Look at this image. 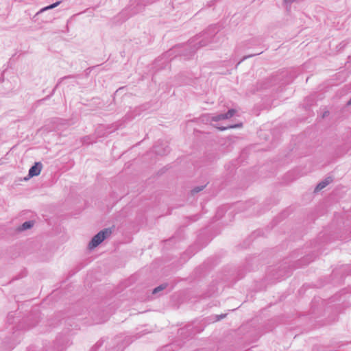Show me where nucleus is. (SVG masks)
I'll list each match as a JSON object with an SVG mask.
<instances>
[{"mask_svg":"<svg viewBox=\"0 0 351 351\" xmlns=\"http://www.w3.org/2000/svg\"><path fill=\"white\" fill-rule=\"evenodd\" d=\"M217 32L215 27H210L206 31L197 35L194 40L189 42V45L193 47L190 53H194L197 49L213 43Z\"/></svg>","mask_w":351,"mask_h":351,"instance_id":"obj_1","label":"nucleus"},{"mask_svg":"<svg viewBox=\"0 0 351 351\" xmlns=\"http://www.w3.org/2000/svg\"><path fill=\"white\" fill-rule=\"evenodd\" d=\"M155 1L156 0H132L126 10L130 12V15H134L143 11L147 5L154 3Z\"/></svg>","mask_w":351,"mask_h":351,"instance_id":"obj_2","label":"nucleus"},{"mask_svg":"<svg viewBox=\"0 0 351 351\" xmlns=\"http://www.w3.org/2000/svg\"><path fill=\"white\" fill-rule=\"evenodd\" d=\"M112 234L111 228H105L95 234L88 243L89 249H94Z\"/></svg>","mask_w":351,"mask_h":351,"instance_id":"obj_3","label":"nucleus"},{"mask_svg":"<svg viewBox=\"0 0 351 351\" xmlns=\"http://www.w3.org/2000/svg\"><path fill=\"white\" fill-rule=\"evenodd\" d=\"M235 113L236 110L234 109H230L226 113H221L215 116H213L211 117V121H219L221 120L228 119L233 117Z\"/></svg>","mask_w":351,"mask_h":351,"instance_id":"obj_4","label":"nucleus"},{"mask_svg":"<svg viewBox=\"0 0 351 351\" xmlns=\"http://www.w3.org/2000/svg\"><path fill=\"white\" fill-rule=\"evenodd\" d=\"M43 165L40 162H36L33 166H32L28 172L29 178L37 176L40 173Z\"/></svg>","mask_w":351,"mask_h":351,"instance_id":"obj_5","label":"nucleus"},{"mask_svg":"<svg viewBox=\"0 0 351 351\" xmlns=\"http://www.w3.org/2000/svg\"><path fill=\"white\" fill-rule=\"evenodd\" d=\"M34 221H33V220L27 221H25L23 223H22V225L19 226L16 228V230L18 232H23V231H25V230L32 228L34 226Z\"/></svg>","mask_w":351,"mask_h":351,"instance_id":"obj_6","label":"nucleus"},{"mask_svg":"<svg viewBox=\"0 0 351 351\" xmlns=\"http://www.w3.org/2000/svg\"><path fill=\"white\" fill-rule=\"evenodd\" d=\"M332 181V178L328 177L324 180L320 182L315 189V191H319L324 188H325L327 185H328Z\"/></svg>","mask_w":351,"mask_h":351,"instance_id":"obj_7","label":"nucleus"},{"mask_svg":"<svg viewBox=\"0 0 351 351\" xmlns=\"http://www.w3.org/2000/svg\"><path fill=\"white\" fill-rule=\"evenodd\" d=\"M60 1H57V2L54 3H52V4L49 5H48V6H46V7L40 9L34 16V19H36L40 14L43 13L45 11H47V10H49L53 9V8H56L58 5H60Z\"/></svg>","mask_w":351,"mask_h":351,"instance_id":"obj_8","label":"nucleus"},{"mask_svg":"<svg viewBox=\"0 0 351 351\" xmlns=\"http://www.w3.org/2000/svg\"><path fill=\"white\" fill-rule=\"evenodd\" d=\"M167 287V283H164V284H162L159 286H158L157 287L154 288L153 289V291H152V293L153 294H156L158 293L159 291H162V290H164L165 289H166V287Z\"/></svg>","mask_w":351,"mask_h":351,"instance_id":"obj_9","label":"nucleus"},{"mask_svg":"<svg viewBox=\"0 0 351 351\" xmlns=\"http://www.w3.org/2000/svg\"><path fill=\"white\" fill-rule=\"evenodd\" d=\"M154 149L156 154L158 155H164L169 152V149L167 146L164 149L163 152H161L158 146L155 147Z\"/></svg>","mask_w":351,"mask_h":351,"instance_id":"obj_10","label":"nucleus"},{"mask_svg":"<svg viewBox=\"0 0 351 351\" xmlns=\"http://www.w3.org/2000/svg\"><path fill=\"white\" fill-rule=\"evenodd\" d=\"M206 187V184L205 185H202V186H196V187H194L192 190H191V193L193 195L194 194H196L200 191H202L204 188Z\"/></svg>","mask_w":351,"mask_h":351,"instance_id":"obj_11","label":"nucleus"},{"mask_svg":"<svg viewBox=\"0 0 351 351\" xmlns=\"http://www.w3.org/2000/svg\"><path fill=\"white\" fill-rule=\"evenodd\" d=\"M72 77H73V75H68V76H64V77H63L60 78V79L59 80L58 83L56 84V87L53 89V90H52V92H51V95H53V93H54V92H55L56 88L58 87V86L60 84V82H61L63 80H64V79H67V78H72Z\"/></svg>","mask_w":351,"mask_h":351,"instance_id":"obj_12","label":"nucleus"},{"mask_svg":"<svg viewBox=\"0 0 351 351\" xmlns=\"http://www.w3.org/2000/svg\"><path fill=\"white\" fill-rule=\"evenodd\" d=\"M257 43V40L256 39H252V40H248L246 44H245V47L246 48H250V45H256Z\"/></svg>","mask_w":351,"mask_h":351,"instance_id":"obj_13","label":"nucleus"},{"mask_svg":"<svg viewBox=\"0 0 351 351\" xmlns=\"http://www.w3.org/2000/svg\"><path fill=\"white\" fill-rule=\"evenodd\" d=\"M263 52V51H258V52H256V53H252V54H249V55H247V56H244V57L242 58L241 61H243V60H246V59H247V58H251V57H253V56H254L261 54Z\"/></svg>","mask_w":351,"mask_h":351,"instance_id":"obj_14","label":"nucleus"},{"mask_svg":"<svg viewBox=\"0 0 351 351\" xmlns=\"http://www.w3.org/2000/svg\"><path fill=\"white\" fill-rule=\"evenodd\" d=\"M242 126V123H239V124H237V125H228V126H226V127H223V128H219L221 130H225L228 128H240Z\"/></svg>","mask_w":351,"mask_h":351,"instance_id":"obj_15","label":"nucleus"},{"mask_svg":"<svg viewBox=\"0 0 351 351\" xmlns=\"http://www.w3.org/2000/svg\"><path fill=\"white\" fill-rule=\"evenodd\" d=\"M226 314H221L220 315H216V319L215 321H219L220 319L224 318L226 317Z\"/></svg>","mask_w":351,"mask_h":351,"instance_id":"obj_16","label":"nucleus"},{"mask_svg":"<svg viewBox=\"0 0 351 351\" xmlns=\"http://www.w3.org/2000/svg\"><path fill=\"white\" fill-rule=\"evenodd\" d=\"M101 343L100 342H97V343H96V345H95V347L98 348L99 346H101Z\"/></svg>","mask_w":351,"mask_h":351,"instance_id":"obj_17","label":"nucleus"},{"mask_svg":"<svg viewBox=\"0 0 351 351\" xmlns=\"http://www.w3.org/2000/svg\"><path fill=\"white\" fill-rule=\"evenodd\" d=\"M348 105H351V98L350 99V100L348 101Z\"/></svg>","mask_w":351,"mask_h":351,"instance_id":"obj_18","label":"nucleus"},{"mask_svg":"<svg viewBox=\"0 0 351 351\" xmlns=\"http://www.w3.org/2000/svg\"><path fill=\"white\" fill-rule=\"evenodd\" d=\"M127 119H132V117H130L129 115H127Z\"/></svg>","mask_w":351,"mask_h":351,"instance_id":"obj_19","label":"nucleus"},{"mask_svg":"<svg viewBox=\"0 0 351 351\" xmlns=\"http://www.w3.org/2000/svg\"><path fill=\"white\" fill-rule=\"evenodd\" d=\"M328 114V112H325V113L324 114V117L326 116V114Z\"/></svg>","mask_w":351,"mask_h":351,"instance_id":"obj_20","label":"nucleus"},{"mask_svg":"<svg viewBox=\"0 0 351 351\" xmlns=\"http://www.w3.org/2000/svg\"><path fill=\"white\" fill-rule=\"evenodd\" d=\"M105 321H106V319L103 320L102 322H97V324H99V323L103 322H105Z\"/></svg>","mask_w":351,"mask_h":351,"instance_id":"obj_21","label":"nucleus"},{"mask_svg":"<svg viewBox=\"0 0 351 351\" xmlns=\"http://www.w3.org/2000/svg\"><path fill=\"white\" fill-rule=\"evenodd\" d=\"M47 98H49V97L44 98V100H46Z\"/></svg>","mask_w":351,"mask_h":351,"instance_id":"obj_22","label":"nucleus"}]
</instances>
